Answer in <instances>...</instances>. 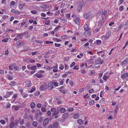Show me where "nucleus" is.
<instances>
[{
    "label": "nucleus",
    "mask_w": 128,
    "mask_h": 128,
    "mask_svg": "<svg viewBox=\"0 0 128 128\" xmlns=\"http://www.w3.org/2000/svg\"><path fill=\"white\" fill-rule=\"evenodd\" d=\"M128 76V74L127 73L122 74L121 75V77L123 79H124L126 78Z\"/></svg>",
    "instance_id": "nucleus-16"
},
{
    "label": "nucleus",
    "mask_w": 128,
    "mask_h": 128,
    "mask_svg": "<svg viewBox=\"0 0 128 128\" xmlns=\"http://www.w3.org/2000/svg\"><path fill=\"white\" fill-rule=\"evenodd\" d=\"M64 68V66L62 64H60L59 68V69L61 70H62Z\"/></svg>",
    "instance_id": "nucleus-43"
},
{
    "label": "nucleus",
    "mask_w": 128,
    "mask_h": 128,
    "mask_svg": "<svg viewBox=\"0 0 128 128\" xmlns=\"http://www.w3.org/2000/svg\"><path fill=\"white\" fill-rule=\"evenodd\" d=\"M124 9V6H120L119 8V10L120 11H122Z\"/></svg>",
    "instance_id": "nucleus-55"
},
{
    "label": "nucleus",
    "mask_w": 128,
    "mask_h": 128,
    "mask_svg": "<svg viewBox=\"0 0 128 128\" xmlns=\"http://www.w3.org/2000/svg\"><path fill=\"white\" fill-rule=\"evenodd\" d=\"M108 78V77L107 76H104L103 77V79L104 80H106Z\"/></svg>",
    "instance_id": "nucleus-63"
},
{
    "label": "nucleus",
    "mask_w": 128,
    "mask_h": 128,
    "mask_svg": "<svg viewBox=\"0 0 128 128\" xmlns=\"http://www.w3.org/2000/svg\"><path fill=\"white\" fill-rule=\"evenodd\" d=\"M56 110V109L54 108H52L50 109L51 111L52 112H54Z\"/></svg>",
    "instance_id": "nucleus-44"
},
{
    "label": "nucleus",
    "mask_w": 128,
    "mask_h": 128,
    "mask_svg": "<svg viewBox=\"0 0 128 128\" xmlns=\"http://www.w3.org/2000/svg\"><path fill=\"white\" fill-rule=\"evenodd\" d=\"M24 123V119H23L22 120H21V121L20 122V124L21 125H22Z\"/></svg>",
    "instance_id": "nucleus-62"
},
{
    "label": "nucleus",
    "mask_w": 128,
    "mask_h": 128,
    "mask_svg": "<svg viewBox=\"0 0 128 128\" xmlns=\"http://www.w3.org/2000/svg\"><path fill=\"white\" fill-rule=\"evenodd\" d=\"M36 106V104L34 102H33L30 104V107L32 109L34 108Z\"/></svg>",
    "instance_id": "nucleus-20"
},
{
    "label": "nucleus",
    "mask_w": 128,
    "mask_h": 128,
    "mask_svg": "<svg viewBox=\"0 0 128 128\" xmlns=\"http://www.w3.org/2000/svg\"><path fill=\"white\" fill-rule=\"evenodd\" d=\"M37 106L38 108H40L42 106V104L41 103H39L37 104Z\"/></svg>",
    "instance_id": "nucleus-46"
},
{
    "label": "nucleus",
    "mask_w": 128,
    "mask_h": 128,
    "mask_svg": "<svg viewBox=\"0 0 128 128\" xmlns=\"http://www.w3.org/2000/svg\"><path fill=\"white\" fill-rule=\"evenodd\" d=\"M41 109V111L42 112H46V109L44 107H42Z\"/></svg>",
    "instance_id": "nucleus-35"
},
{
    "label": "nucleus",
    "mask_w": 128,
    "mask_h": 128,
    "mask_svg": "<svg viewBox=\"0 0 128 128\" xmlns=\"http://www.w3.org/2000/svg\"><path fill=\"white\" fill-rule=\"evenodd\" d=\"M36 77L38 78H41L42 76V75L41 74H36Z\"/></svg>",
    "instance_id": "nucleus-27"
},
{
    "label": "nucleus",
    "mask_w": 128,
    "mask_h": 128,
    "mask_svg": "<svg viewBox=\"0 0 128 128\" xmlns=\"http://www.w3.org/2000/svg\"><path fill=\"white\" fill-rule=\"evenodd\" d=\"M24 5L22 4H20L19 6V7L20 10H22L23 7Z\"/></svg>",
    "instance_id": "nucleus-39"
},
{
    "label": "nucleus",
    "mask_w": 128,
    "mask_h": 128,
    "mask_svg": "<svg viewBox=\"0 0 128 128\" xmlns=\"http://www.w3.org/2000/svg\"><path fill=\"white\" fill-rule=\"evenodd\" d=\"M84 29L85 30H90V29L88 28L87 24H84Z\"/></svg>",
    "instance_id": "nucleus-14"
},
{
    "label": "nucleus",
    "mask_w": 128,
    "mask_h": 128,
    "mask_svg": "<svg viewBox=\"0 0 128 128\" xmlns=\"http://www.w3.org/2000/svg\"><path fill=\"white\" fill-rule=\"evenodd\" d=\"M0 122L3 124H4L6 123L5 121L4 120H0Z\"/></svg>",
    "instance_id": "nucleus-42"
},
{
    "label": "nucleus",
    "mask_w": 128,
    "mask_h": 128,
    "mask_svg": "<svg viewBox=\"0 0 128 128\" xmlns=\"http://www.w3.org/2000/svg\"><path fill=\"white\" fill-rule=\"evenodd\" d=\"M32 85L31 82L29 80H27L26 82V87H30Z\"/></svg>",
    "instance_id": "nucleus-8"
},
{
    "label": "nucleus",
    "mask_w": 128,
    "mask_h": 128,
    "mask_svg": "<svg viewBox=\"0 0 128 128\" xmlns=\"http://www.w3.org/2000/svg\"><path fill=\"white\" fill-rule=\"evenodd\" d=\"M74 69L78 70L79 69V66H75L73 68Z\"/></svg>",
    "instance_id": "nucleus-58"
},
{
    "label": "nucleus",
    "mask_w": 128,
    "mask_h": 128,
    "mask_svg": "<svg viewBox=\"0 0 128 128\" xmlns=\"http://www.w3.org/2000/svg\"><path fill=\"white\" fill-rule=\"evenodd\" d=\"M78 123L80 125H82L84 122L81 119H79L78 120Z\"/></svg>",
    "instance_id": "nucleus-17"
},
{
    "label": "nucleus",
    "mask_w": 128,
    "mask_h": 128,
    "mask_svg": "<svg viewBox=\"0 0 128 128\" xmlns=\"http://www.w3.org/2000/svg\"><path fill=\"white\" fill-rule=\"evenodd\" d=\"M23 36V35L22 34H19L17 35V36L18 38H19L20 39H22V37Z\"/></svg>",
    "instance_id": "nucleus-28"
},
{
    "label": "nucleus",
    "mask_w": 128,
    "mask_h": 128,
    "mask_svg": "<svg viewBox=\"0 0 128 128\" xmlns=\"http://www.w3.org/2000/svg\"><path fill=\"white\" fill-rule=\"evenodd\" d=\"M47 114L48 116H50L51 115V112L50 111H48L47 112Z\"/></svg>",
    "instance_id": "nucleus-60"
},
{
    "label": "nucleus",
    "mask_w": 128,
    "mask_h": 128,
    "mask_svg": "<svg viewBox=\"0 0 128 128\" xmlns=\"http://www.w3.org/2000/svg\"><path fill=\"white\" fill-rule=\"evenodd\" d=\"M36 88H33L31 89L30 91V92L32 93L35 90Z\"/></svg>",
    "instance_id": "nucleus-51"
},
{
    "label": "nucleus",
    "mask_w": 128,
    "mask_h": 128,
    "mask_svg": "<svg viewBox=\"0 0 128 128\" xmlns=\"http://www.w3.org/2000/svg\"><path fill=\"white\" fill-rule=\"evenodd\" d=\"M104 21L103 20H102L100 21L98 23L99 26H101V25H102L104 24ZM101 28V26L100 27V28Z\"/></svg>",
    "instance_id": "nucleus-23"
},
{
    "label": "nucleus",
    "mask_w": 128,
    "mask_h": 128,
    "mask_svg": "<svg viewBox=\"0 0 128 128\" xmlns=\"http://www.w3.org/2000/svg\"><path fill=\"white\" fill-rule=\"evenodd\" d=\"M31 13L33 14H36L37 13V12L35 10H32L31 11Z\"/></svg>",
    "instance_id": "nucleus-54"
},
{
    "label": "nucleus",
    "mask_w": 128,
    "mask_h": 128,
    "mask_svg": "<svg viewBox=\"0 0 128 128\" xmlns=\"http://www.w3.org/2000/svg\"><path fill=\"white\" fill-rule=\"evenodd\" d=\"M108 10L107 9L106 10H104V12H102V13L104 14H106H106L108 13Z\"/></svg>",
    "instance_id": "nucleus-47"
},
{
    "label": "nucleus",
    "mask_w": 128,
    "mask_h": 128,
    "mask_svg": "<svg viewBox=\"0 0 128 128\" xmlns=\"http://www.w3.org/2000/svg\"><path fill=\"white\" fill-rule=\"evenodd\" d=\"M44 68L45 69H46L48 70L50 69H52L51 68V66H46L44 67Z\"/></svg>",
    "instance_id": "nucleus-36"
},
{
    "label": "nucleus",
    "mask_w": 128,
    "mask_h": 128,
    "mask_svg": "<svg viewBox=\"0 0 128 128\" xmlns=\"http://www.w3.org/2000/svg\"><path fill=\"white\" fill-rule=\"evenodd\" d=\"M61 38L62 39H65L67 38L66 35H64L61 36Z\"/></svg>",
    "instance_id": "nucleus-48"
},
{
    "label": "nucleus",
    "mask_w": 128,
    "mask_h": 128,
    "mask_svg": "<svg viewBox=\"0 0 128 128\" xmlns=\"http://www.w3.org/2000/svg\"><path fill=\"white\" fill-rule=\"evenodd\" d=\"M16 84V82L14 81H12L10 82V85L11 86H14V84Z\"/></svg>",
    "instance_id": "nucleus-31"
},
{
    "label": "nucleus",
    "mask_w": 128,
    "mask_h": 128,
    "mask_svg": "<svg viewBox=\"0 0 128 128\" xmlns=\"http://www.w3.org/2000/svg\"><path fill=\"white\" fill-rule=\"evenodd\" d=\"M94 104V102L93 100H92L89 102V104L90 106H92Z\"/></svg>",
    "instance_id": "nucleus-26"
},
{
    "label": "nucleus",
    "mask_w": 128,
    "mask_h": 128,
    "mask_svg": "<svg viewBox=\"0 0 128 128\" xmlns=\"http://www.w3.org/2000/svg\"><path fill=\"white\" fill-rule=\"evenodd\" d=\"M118 109V106H116L115 109L114 110V114H116L117 113V110Z\"/></svg>",
    "instance_id": "nucleus-30"
},
{
    "label": "nucleus",
    "mask_w": 128,
    "mask_h": 128,
    "mask_svg": "<svg viewBox=\"0 0 128 128\" xmlns=\"http://www.w3.org/2000/svg\"><path fill=\"white\" fill-rule=\"evenodd\" d=\"M50 23V21L48 20L45 23V24L46 25H48Z\"/></svg>",
    "instance_id": "nucleus-61"
},
{
    "label": "nucleus",
    "mask_w": 128,
    "mask_h": 128,
    "mask_svg": "<svg viewBox=\"0 0 128 128\" xmlns=\"http://www.w3.org/2000/svg\"><path fill=\"white\" fill-rule=\"evenodd\" d=\"M6 77L10 80H12L13 79V78L12 77L10 74H7L6 76Z\"/></svg>",
    "instance_id": "nucleus-19"
},
{
    "label": "nucleus",
    "mask_w": 128,
    "mask_h": 128,
    "mask_svg": "<svg viewBox=\"0 0 128 128\" xmlns=\"http://www.w3.org/2000/svg\"><path fill=\"white\" fill-rule=\"evenodd\" d=\"M60 112L61 113H63L66 112V109L64 108H60Z\"/></svg>",
    "instance_id": "nucleus-21"
},
{
    "label": "nucleus",
    "mask_w": 128,
    "mask_h": 128,
    "mask_svg": "<svg viewBox=\"0 0 128 128\" xmlns=\"http://www.w3.org/2000/svg\"><path fill=\"white\" fill-rule=\"evenodd\" d=\"M60 93H62L64 94H65L66 93V91L65 90H60Z\"/></svg>",
    "instance_id": "nucleus-59"
},
{
    "label": "nucleus",
    "mask_w": 128,
    "mask_h": 128,
    "mask_svg": "<svg viewBox=\"0 0 128 128\" xmlns=\"http://www.w3.org/2000/svg\"><path fill=\"white\" fill-rule=\"evenodd\" d=\"M84 18L86 19H88L90 17V15L86 13L84 14Z\"/></svg>",
    "instance_id": "nucleus-12"
},
{
    "label": "nucleus",
    "mask_w": 128,
    "mask_h": 128,
    "mask_svg": "<svg viewBox=\"0 0 128 128\" xmlns=\"http://www.w3.org/2000/svg\"><path fill=\"white\" fill-rule=\"evenodd\" d=\"M128 62V58L126 59V60H124L123 62H122V65H123L125 64H127Z\"/></svg>",
    "instance_id": "nucleus-22"
},
{
    "label": "nucleus",
    "mask_w": 128,
    "mask_h": 128,
    "mask_svg": "<svg viewBox=\"0 0 128 128\" xmlns=\"http://www.w3.org/2000/svg\"><path fill=\"white\" fill-rule=\"evenodd\" d=\"M8 38H6L5 39H4L2 40V41L4 42H6L8 41Z\"/></svg>",
    "instance_id": "nucleus-56"
},
{
    "label": "nucleus",
    "mask_w": 128,
    "mask_h": 128,
    "mask_svg": "<svg viewBox=\"0 0 128 128\" xmlns=\"http://www.w3.org/2000/svg\"><path fill=\"white\" fill-rule=\"evenodd\" d=\"M69 115V114L68 113L65 112L62 115V117L65 120L68 118Z\"/></svg>",
    "instance_id": "nucleus-7"
},
{
    "label": "nucleus",
    "mask_w": 128,
    "mask_h": 128,
    "mask_svg": "<svg viewBox=\"0 0 128 128\" xmlns=\"http://www.w3.org/2000/svg\"><path fill=\"white\" fill-rule=\"evenodd\" d=\"M16 44H17V46L19 47L23 46L24 45V43L20 41L17 42Z\"/></svg>",
    "instance_id": "nucleus-2"
},
{
    "label": "nucleus",
    "mask_w": 128,
    "mask_h": 128,
    "mask_svg": "<svg viewBox=\"0 0 128 128\" xmlns=\"http://www.w3.org/2000/svg\"><path fill=\"white\" fill-rule=\"evenodd\" d=\"M48 118L45 119L43 122V124L44 126H46L48 122Z\"/></svg>",
    "instance_id": "nucleus-11"
},
{
    "label": "nucleus",
    "mask_w": 128,
    "mask_h": 128,
    "mask_svg": "<svg viewBox=\"0 0 128 128\" xmlns=\"http://www.w3.org/2000/svg\"><path fill=\"white\" fill-rule=\"evenodd\" d=\"M11 11L12 13L16 14H20V12L17 10H15L14 9H12Z\"/></svg>",
    "instance_id": "nucleus-10"
},
{
    "label": "nucleus",
    "mask_w": 128,
    "mask_h": 128,
    "mask_svg": "<svg viewBox=\"0 0 128 128\" xmlns=\"http://www.w3.org/2000/svg\"><path fill=\"white\" fill-rule=\"evenodd\" d=\"M123 25L122 24L120 25V26L118 27V29L117 30V31L120 30V29L122 28L123 26Z\"/></svg>",
    "instance_id": "nucleus-50"
},
{
    "label": "nucleus",
    "mask_w": 128,
    "mask_h": 128,
    "mask_svg": "<svg viewBox=\"0 0 128 128\" xmlns=\"http://www.w3.org/2000/svg\"><path fill=\"white\" fill-rule=\"evenodd\" d=\"M40 94V92L39 91H37L35 92L34 94L36 96H37Z\"/></svg>",
    "instance_id": "nucleus-32"
},
{
    "label": "nucleus",
    "mask_w": 128,
    "mask_h": 128,
    "mask_svg": "<svg viewBox=\"0 0 128 128\" xmlns=\"http://www.w3.org/2000/svg\"><path fill=\"white\" fill-rule=\"evenodd\" d=\"M89 30H86L84 32V34L86 36H89L90 34V32L89 31Z\"/></svg>",
    "instance_id": "nucleus-13"
},
{
    "label": "nucleus",
    "mask_w": 128,
    "mask_h": 128,
    "mask_svg": "<svg viewBox=\"0 0 128 128\" xmlns=\"http://www.w3.org/2000/svg\"><path fill=\"white\" fill-rule=\"evenodd\" d=\"M42 117H40L39 120H38V122H42Z\"/></svg>",
    "instance_id": "nucleus-64"
},
{
    "label": "nucleus",
    "mask_w": 128,
    "mask_h": 128,
    "mask_svg": "<svg viewBox=\"0 0 128 128\" xmlns=\"http://www.w3.org/2000/svg\"><path fill=\"white\" fill-rule=\"evenodd\" d=\"M54 45L55 46L57 47H60L61 46V44H58L56 43H55Z\"/></svg>",
    "instance_id": "nucleus-41"
},
{
    "label": "nucleus",
    "mask_w": 128,
    "mask_h": 128,
    "mask_svg": "<svg viewBox=\"0 0 128 128\" xmlns=\"http://www.w3.org/2000/svg\"><path fill=\"white\" fill-rule=\"evenodd\" d=\"M104 62L103 60H101L100 58H98V59L96 61H95V62L96 64H98L100 63L102 64Z\"/></svg>",
    "instance_id": "nucleus-4"
},
{
    "label": "nucleus",
    "mask_w": 128,
    "mask_h": 128,
    "mask_svg": "<svg viewBox=\"0 0 128 128\" xmlns=\"http://www.w3.org/2000/svg\"><path fill=\"white\" fill-rule=\"evenodd\" d=\"M14 122H12L10 124V128H13L14 126Z\"/></svg>",
    "instance_id": "nucleus-25"
},
{
    "label": "nucleus",
    "mask_w": 128,
    "mask_h": 128,
    "mask_svg": "<svg viewBox=\"0 0 128 128\" xmlns=\"http://www.w3.org/2000/svg\"><path fill=\"white\" fill-rule=\"evenodd\" d=\"M76 64L75 62H73L70 65V68H72V67L73 66H74Z\"/></svg>",
    "instance_id": "nucleus-45"
},
{
    "label": "nucleus",
    "mask_w": 128,
    "mask_h": 128,
    "mask_svg": "<svg viewBox=\"0 0 128 128\" xmlns=\"http://www.w3.org/2000/svg\"><path fill=\"white\" fill-rule=\"evenodd\" d=\"M75 22L78 25H79L80 24V18H76L74 20Z\"/></svg>",
    "instance_id": "nucleus-6"
},
{
    "label": "nucleus",
    "mask_w": 128,
    "mask_h": 128,
    "mask_svg": "<svg viewBox=\"0 0 128 128\" xmlns=\"http://www.w3.org/2000/svg\"><path fill=\"white\" fill-rule=\"evenodd\" d=\"M60 27V26H58L56 27V28L54 29V30H55V31H57Z\"/></svg>",
    "instance_id": "nucleus-57"
},
{
    "label": "nucleus",
    "mask_w": 128,
    "mask_h": 128,
    "mask_svg": "<svg viewBox=\"0 0 128 128\" xmlns=\"http://www.w3.org/2000/svg\"><path fill=\"white\" fill-rule=\"evenodd\" d=\"M124 0H120L118 2V5H120L123 2Z\"/></svg>",
    "instance_id": "nucleus-49"
},
{
    "label": "nucleus",
    "mask_w": 128,
    "mask_h": 128,
    "mask_svg": "<svg viewBox=\"0 0 128 128\" xmlns=\"http://www.w3.org/2000/svg\"><path fill=\"white\" fill-rule=\"evenodd\" d=\"M47 87V85L46 83H44V84L42 85L40 87V89L41 90H44Z\"/></svg>",
    "instance_id": "nucleus-1"
},
{
    "label": "nucleus",
    "mask_w": 128,
    "mask_h": 128,
    "mask_svg": "<svg viewBox=\"0 0 128 128\" xmlns=\"http://www.w3.org/2000/svg\"><path fill=\"white\" fill-rule=\"evenodd\" d=\"M104 102V98H103L100 101V103L103 104Z\"/></svg>",
    "instance_id": "nucleus-53"
},
{
    "label": "nucleus",
    "mask_w": 128,
    "mask_h": 128,
    "mask_svg": "<svg viewBox=\"0 0 128 128\" xmlns=\"http://www.w3.org/2000/svg\"><path fill=\"white\" fill-rule=\"evenodd\" d=\"M18 120H15L14 121V124L15 126H16L17 125L18 123Z\"/></svg>",
    "instance_id": "nucleus-38"
},
{
    "label": "nucleus",
    "mask_w": 128,
    "mask_h": 128,
    "mask_svg": "<svg viewBox=\"0 0 128 128\" xmlns=\"http://www.w3.org/2000/svg\"><path fill=\"white\" fill-rule=\"evenodd\" d=\"M48 89L51 90L53 88V83L52 81L50 82L48 84Z\"/></svg>",
    "instance_id": "nucleus-3"
},
{
    "label": "nucleus",
    "mask_w": 128,
    "mask_h": 128,
    "mask_svg": "<svg viewBox=\"0 0 128 128\" xmlns=\"http://www.w3.org/2000/svg\"><path fill=\"white\" fill-rule=\"evenodd\" d=\"M106 15V14H103L102 13V18L103 20H104L105 18Z\"/></svg>",
    "instance_id": "nucleus-34"
},
{
    "label": "nucleus",
    "mask_w": 128,
    "mask_h": 128,
    "mask_svg": "<svg viewBox=\"0 0 128 128\" xmlns=\"http://www.w3.org/2000/svg\"><path fill=\"white\" fill-rule=\"evenodd\" d=\"M110 36L109 34H108V35H104L102 36L101 37V38L104 40L107 39Z\"/></svg>",
    "instance_id": "nucleus-5"
},
{
    "label": "nucleus",
    "mask_w": 128,
    "mask_h": 128,
    "mask_svg": "<svg viewBox=\"0 0 128 128\" xmlns=\"http://www.w3.org/2000/svg\"><path fill=\"white\" fill-rule=\"evenodd\" d=\"M8 50L6 49L5 50V53H4V54L6 55H7L8 54Z\"/></svg>",
    "instance_id": "nucleus-52"
},
{
    "label": "nucleus",
    "mask_w": 128,
    "mask_h": 128,
    "mask_svg": "<svg viewBox=\"0 0 128 128\" xmlns=\"http://www.w3.org/2000/svg\"><path fill=\"white\" fill-rule=\"evenodd\" d=\"M82 4L79 5L77 7V10L78 12H80L82 11Z\"/></svg>",
    "instance_id": "nucleus-9"
},
{
    "label": "nucleus",
    "mask_w": 128,
    "mask_h": 128,
    "mask_svg": "<svg viewBox=\"0 0 128 128\" xmlns=\"http://www.w3.org/2000/svg\"><path fill=\"white\" fill-rule=\"evenodd\" d=\"M58 83H57L56 82H54L53 85H54V86L55 87L57 86H58Z\"/></svg>",
    "instance_id": "nucleus-40"
},
{
    "label": "nucleus",
    "mask_w": 128,
    "mask_h": 128,
    "mask_svg": "<svg viewBox=\"0 0 128 128\" xmlns=\"http://www.w3.org/2000/svg\"><path fill=\"white\" fill-rule=\"evenodd\" d=\"M32 125L35 127H36L38 125L37 122H34L32 123Z\"/></svg>",
    "instance_id": "nucleus-24"
},
{
    "label": "nucleus",
    "mask_w": 128,
    "mask_h": 128,
    "mask_svg": "<svg viewBox=\"0 0 128 128\" xmlns=\"http://www.w3.org/2000/svg\"><path fill=\"white\" fill-rule=\"evenodd\" d=\"M79 115L78 114H74L73 116V118L75 119H78L79 118Z\"/></svg>",
    "instance_id": "nucleus-18"
},
{
    "label": "nucleus",
    "mask_w": 128,
    "mask_h": 128,
    "mask_svg": "<svg viewBox=\"0 0 128 128\" xmlns=\"http://www.w3.org/2000/svg\"><path fill=\"white\" fill-rule=\"evenodd\" d=\"M88 62L89 63H90L91 64H92L94 62V60L92 58H91L88 61Z\"/></svg>",
    "instance_id": "nucleus-29"
},
{
    "label": "nucleus",
    "mask_w": 128,
    "mask_h": 128,
    "mask_svg": "<svg viewBox=\"0 0 128 128\" xmlns=\"http://www.w3.org/2000/svg\"><path fill=\"white\" fill-rule=\"evenodd\" d=\"M52 126L54 128H57L58 126V123L57 122H55L53 123Z\"/></svg>",
    "instance_id": "nucleus-15"
},
{
    "label": "nucleus",
    "mask_w": 128,
    "mask_h": 128,
    "mask_svg": "<svg viewBox=\"0 0 128 128\" xmlns=\"http://www.w3.org/2000/svg\"><path fill=\"white\" fill-rule=\"evenodd\" d=\"M36 68V66H33L30 68V69L32 70H35Z\"/></svg>",
    "instance_id": "nucleus-33"
},
{
    "label": "nucleus",
    "mask_w": 128,
    "mask_h": 128,
    "mask_svg": "<svg viewBox=\"0 0 128 128\" xmlns=\"http://www.w3.org/2000/svg\"><path fill=\"white\" fill-rule=\"evenodd\" d=\"M96 42L98 44L100 45L102 43V41L100 40H96Z\"/></svg>",
    "instance_id": "nucleus-37"
}]
</instances>
